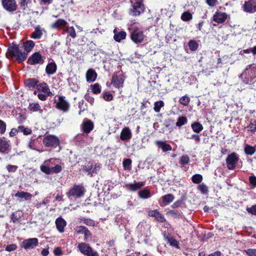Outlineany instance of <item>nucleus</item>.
Listing matches in <instances>:
<instances>
[{"label": "nucleus", "instance_id": "5701e85b", "mask_svg": "<svg viewBox=\"0 0 256 256\" xmlns=\"http://www.w3.org/2000/svg\"><path fill=\"white\" fill-rule=\"evenodd\" d=\"M156 144L159 148H161L164 152L170 151L172 150V146L164 141L157 140L156 142Z\"/></svg>", "mask_w": 256, "mask_h": 256}, {"label": "nucleus", "instance_id": "79ce46f5", "mask_svg": "<svg viewBox=\"0 0 256 256\" xmlns=\"http://www.w3.org/2000/svg\"><path fill=\"white\" fill-rule=\"evenodd\" d=\"M190 162V158L188 155H182L180 159L179 163L182 166L188 164Z\"/></svg>", "mask_w": 256, "mask_h": 256}, {"label": "nucleus", "instance_id": "4468645a", "mask_svg": "<svg viewBox=\"0 0 256 256\" xmlns=\"http://www.w3.org/2000/svg\"><path fill=\"white\" fill-rule=\"evenodd\" d=\"M4 8L9 12H13L16 10L17 6L15 0H1Z\"/></svg>", "mask_w": 256, "mask_h": 256}, {"label": "nucleus", "instance_id": "58836bf2", "mask_svg": "<svg viewBox=\"0 0 256 256\" xmlns=\"http://www.w3.org/2000/svg\"><path fill=\"white\" fill-rule=\"evenodd\" d=\"M138 196L141 198L146 199L150 198L151 195L149 190L144 189L138 192Z\"/></svg>", "mask_w": 256, "mask_h": 256}, {"label": "nucleus", "instance_id": "052dcab7", "mask_svg": "<svg viewBox=\"0 0 256 256\" xmlns=\"http://www.w3.org/2000/svg\"><path fill=\"white\" fill-rule=\"evenodd\" d=\"M87 228L84 226H78L74 228L75 231L78 234H84Z\"/></svg>", "mask_w": 256, "mask_h": 256}, {"label": "nucleus", "instance_id": "a211bd4d", "mask_svg": "<svg viewBox=\"0 0 256 256\" xmlns=\"http://www.w3.org/2000/svg\"><path fill=\"white\" fill-rule=\"evenodd\" d=\"M144 185V182H137L134 181V183L128 184L125 186L126 190L130 191H136L142 188Z\"/></svg>", "mask_w": 256, "mask_h": 256}, {"label": "nucleus", "instance_id": "7ed1b4c3", "mask_svg": "<svg viewBox=\"0 0 256 256\" xmlns=\"http://www.w3.org/2000/svg\"><path fill=\"white\" fill-rule=\"evenodd\" d=\"M56 160L54 159H50L46 160L44 164L40 166V170L46 174H50L52 173H58L62 171V168L60 164H54Z\"/></svg>", "mask_w": 256, "mask_h": 256}, {"label": "nucleus", "instance_id": "9b49d317", "mask_svg": "<svg viewBox=\"0 0 256 256\" xmlns=\"http://www.w3.org/2000/svg\"><path fill=\"white\" fill-rule=\"evenodd\" d=\"M94 123L88 118H84L80 125L82 132L88 134L94 129Z\"/></svg>", "mask_w": 256, "mask_h": 256}, {"label": "nucleus", "instance_id": "a878e982", "mask_svg": "<svg viewBox=\"0 0 256 256\" xmlns=\"http://www.w3.org/2000/svg\"><path fill=\"white\" fill-rule=\"evenodd\" d=\"M67 22L63 19H58L56 22L52 24V28L56 29H64Z\"/></svg>", "mask_w": 256, "mask_h": 256}, {"label": "nucleus", "instance_id": "603ef678", "mask_svg": "<svg viewBox=\"0 0 256 256\" xmlns=\"http://www.w3.org/2000/svg\"><path fill=\"white\" fill-rule=\"evenodd\" d=\"M82 221L83 223L88 226H94L96 224L94 220L88 218H84L82 220Z\"/></svg>", "mask_w": 256, "mask_h": 256}, {"label": "nucleus", "instance_id": "cd10ccee", "mask_svg": "<svg viewBox=\"0 0 256 256\" xmlns=\"http://www.w3.org/2000/svg\"><path fill=\"white\" fill-rule=\"evenodd\" d=\"M37 89L38 92H42L47 96H50L51 94L50 90L48 84L45 82L40 83L37 85Z\"/></svg>", "mask_w": 256, "mask_h": 256}, {"label": "nucleus", "instance_id": "c756f323", "mask_svg": "<svg viewBox=\"0 0 256 256\" xmlns=\"http://www.w3.org/2000/svg\"><path fill=\"white\" fill-rule=\"evenodd\" d=\"M97 77L96 72L92 69H89L86 73V80L88 82H94Z\"/></svg>", "mask_w": 256, "mask_h": 256}, {"label": "nucleus", "instance_id": "680f3d73", "mask_svg": "<svg viewBox=\"0 0 256 256\" xmlns=\"http://www.w3.org/2000/svg\"><path fill=\"white\" fill-rule=\"evenodd\" d=\"M6 124L5 122L0 119V132L2 134H4L6 130Z\"/></svg>", "mask_w": 256, "mask_h": 256}, {"label": "nucleus", "instance_id": "e2e57ef3", "mask_svg": "<svg viewBox=\"0 0 256 256\" xmlns=\"http://www.w3.org/2000/svg\"><path fill=\"white\" fill-rule=\"evenodd\" d=\"M50 196L45 198L42 200V202L38 204L37 205L38 208H40V207L42 206V205H46V204H48L50 202Z\"/></svg>", "mask_w": 256, "mask_h": 256}, {"label": "nucleus", "instance_id": "39448f33", "mask_svg": "<svg viewBox=\"0 0 256 256\" xmlns=\"http://www.w3.org/2000/svg\"><path fill=\"white\" fill-rule=\"evenodd\" d=\"M101 167L102 164L98 162L95 163L94 164L88 163V165L82 166V169L83 172L87 173L88 175L92 176L98 173Z\"/></svg>", "mask_w": 256, "mask_h": 256}, {"label": "nucleus", "instance_id": "0e129e2a", "mask_svg": "<svg viewBox=\"0 0 256 256\" xmlns=\"http://www.w3.org/2000/svg\"><path fill=\"white\" fill-rule=\"evenodd\" d=\"M244 252L248 256H256V249L248 248Z\"/></svg>", "mask_w": 256, "mask_h": 256}, {"label": "nucleus", "instance_id": "49530a36", "mask_svg": "<svg viewBox=\"0 0 256 256\" xmlns=\"http://www.w3.org/2000/svg\"><path fill=\"white\" fill-rule=\"evenodd\" d=\"M18 130L20 132H23L25 135H28L32 132V130L30 128L22 126H18Z\"/></svg>", "mask_w": 256, "mask_h": 256}, {"label": "nucleus", "instance_id": "bb28decb", "mask_svg": "<svg viewBox=\"0 0 256 256\" xmlns=\"http://www.w3.org/2000/svg\"><path fill=\"white\" fill-rule=\"evenodd\" d=\"M44 29L40 26L35 27L34 31L32 34L31 37L34 39H40L42 36V32Z\"/></svg>", "mask_w": 256, "mask_h": 256}, {"label": "nucleus", "instance_id": "864d4df0", "mask_svg": "<svg viewBox=\"0 0 256 256\" xmlns=\"http://www.w3.org/2000/svg\"><path fill=\"white\" fill-rule=\"evenodd\" d=\"M190 102V98L188 96H184L181 98L180 100V102L183 106H186Z\"/></svg>", "mask_w": 256, "mask_h": 256}, {"label": "nucleus", "instance_id": "1a4fd4ad", "mask_svg": "<svg viewBox=\"0 0 256 256\" xmlns=\"http://www.w3.org/2000/svg\"><path fill=\"white\" fill-rule=\"evenodd\" d=\"M239 160L238 155L235 152L228 154L226 158L228 168L230 170H234L236 168Z\"/></svg>", "mask_w": 256, "mask_h": 256}, {"label": "nucleus", "instance_id": "5fc2aeb1", "mask_svg": "<svg viewBox=\"0 0 256 256\" xmlns=\"http://www.w3.org/2000/svg\"><path fill=\"white\" fill-rule=\"evenodd\" d=\"M92 91L95 94H98L100 92L101 88L98 84L96 83L92 86Z\"/></svg>", "mask_w": 256, "mask_h": 256}, {"label": "nucleus", "instance_id": "7c9ffc66", "mask_svg": "<svg viewBox=\"0 0 256 256\" xmlns=\"http://www.w3.org/2000/svg\"><path fill=\"white\" fill-rule=\"evenodd\" d=\"M162 202L160 204L161 206H165L172 202L174 197L172 194H166L162 197Z\"/></svg>", "mask_w": 256, "mask_h": 256}, {"label": "nucleus", "instance_id": "393cba45", "mask_svg": "<svg viewBox=\"0 0 256 256\" xmlns=\"http://www.w3.org/2000/svg\"><path fill=\"white\" fill-rule=\"evenodd\" d=\"M114 40L118 42H120L122 40H124L126 36V32L124 31H118L116 28L114 30Z\"/></svg>", "mask_w": 256, "mask_h": 256}, {"label": "nucleus", "instance_id": "c85d7f7f", "mask_svg": "<svg viewBox=\"0 0 256 256\" xmlns=\"http://www.w3.org/2000/svg\"><path fill=\"white\" fill-rule=\"evenodd\" d=\"M28 109L31 112H38L40 114L42 112V110L38 102H30Z\"/></svg>", "mask_w": 256, "mask_h": 256}, {"label": "nucleus", "instance_id": "f8f14e48", "mask_svg": "<svg viewBox=\"0 0 256 256\" xmlns=\"http://www.w3.org/2000/svg\"><path fill=\"white\" fill-rule=\"evenodd\" d=\"M84 188L80 186H74L68 192L69 196H73L76 198L82 196L84 193Z\"/></svg>", "mask_w": 256, "mask_h": 256}, {"label": "nucleus", "instance_id": "423d86ee", "mask_svg": "<svg viewBox=\"0 0 256 256\" xmlns=\"http://www.w3.org/2000/svg\"><path fill=\"white\" fill-rule=\"evenodd\" d=\"M56 108L64 112H66L70 108V104L64 96H58L55 98Z\"/></svg>", "mask_w": 256, "mask_h": 256}, {"label": "nucleus", "instance_id": "6ab92c4d", "mask_svg": "<svg viewBox=\"0 0 256 256\" xmlns=\"http://www.w3.org/2000/svg\"><path fill=\"white\" fill-rule=\"evenodd\" d=\"M226 12H216L213 16V20L218 24L223 23L227 18Z\"/></svg>", "mask_w": 256, "mask_h": 256}, {"label": "nucleus", "instance_id": "0eeeda50", "mask_svg": "<svg viewBox=\"0 0 256 256\" xmlns=\"http://www.w3.org/2000/svg\"><path fill=\"white\" fill-rule=\"evenodd\" d=\"M124 76L122 71H118L114 74L111 84L116 88H120L123 86L124 81Z\"/></svg>", "mask_w": 256, "mask_h": 256}, {"label": "nucleus", "instance_id": "ea45409f", "mask_svg": "<svg viewBox=\"0 0 256 256\" xmlns=\"http://www.w3.org/2000/svg\"><path fill=\"white\" fill-rule=\"evenodd\" d=\"M88 138V134L85 133L79 134L76 136V140L80 144H83L85 143L86 138Z\"/></svg>", "mask_w": 256, "mask_h": 256}, {"label": "nucleus", "instance_id": "774afa93", "mask_svg": "<svg viewBox=\"0 0 256 256\" xmlns=\"http://www.w3.org/2000/svg\"><path fill=\"white\" fill-rule=\"evenodd\" d=\"M86 256H100L97 251L94 250L93 248L86 255Z\"/></svg>", "mask_w": 256, "mask_h": 256}, {"label": "nucleus", "instance_id": "c03bdc74", "mask_svg": "<svg viewBox=\"0 0 256 256\" xmlns=\"http://www.w3.org/2000/svg\"><path fill=\"white\" fill-rule=\"evenodd\" d=\"M192 182L196 184H200L202 180V176L200 174H196L192 176Z\"/></svg>", "mask_w": 256, "mask_h": 256}, {"label": "nucleus", "instance_id": "4d7b16f0", "mask_svg": "<svg viewBox=\"0 0 256 256\" xmlns=\"http://www.w3.org/2000/svg\"><path fill=\"white\" fill-rule=\"evenodd\" d=\"M102 97H103L104 99L106 101H110L113 98L112 95L111 94H110L109 92H106L103 93Z\"/></svg>", "mask_w": 256, "mask_h": 256}, {"label": "nucleus", "instance_id": "aec40b11", "mask_svg": "<svg viewBox=\"0 0 256 256\" xmlns=\"http://www.w3.org/2000/svg\"><path fill=\"white\" fill-rule=\"evenodd\" d=\"M78 248L82 254L86 256L92 248L88 244L80 242L78 244Z\"/></svg>", "mask_w": 256, "mask_h": 256}, {"label": "nucleus", "instance_id": "412c9836", "mask_svg": "<svg viewBox=\"0 0 256 256\" xmlns=\"http://www.w3.org/2000/svg\"><path fill=\"white\" fill-rule=\"evenodd\" d=\"M148 215L150 216L154 217L155 218L160 222H162L165 221L164 216L156 210H150L148 212Z\"/></svg>", "mask_w": 256, "mask_h": 256}, {"label": "nucleus", "instance_id": "c9c22d12", "mask_svg": "<svg viewBox=\"0 0 256 256\" xmlns=\"http://www.w3.org/2000/svg\"><path fill=\"white\" fill-rule=\"evenodd\" d=\"M25 85L29 88H33L36 86H37L38 80L34 78L28 79L25 82Z\"/></svg>", "mask_w": 256, "mask_h": 256}, {"label": "nucleus", "instance_id": "f704fd0d", "mask_svg": "<svg viewBox=\"0 0 256 256\" xmlns=\"http://www.w3.org/2000/svg\"><path fill=\"white\" fill-rule=\"evenodd\" d=\"M34 45L35 44L32 40H26V42L24 43V52L28 54L33 49Z\"/></svg>", "mask_w": 256, "mask_h": 256}, {"label": "nucleus", "instance_id": "ddd939ff", "mask_svg": "<svg viewBox=\"0 0 256 256\" xmlns=\"http://www.w3.org/2000/svg\"><path fill=\"white\" fill-rule=\"evenodd\" d=\"M243 10L246 12H256V0H249L245 2L242 6Z\"/></svg>", "mask_w": 256, "mask_h": 256}, {"label": "nucleus", "instance_id": "a18cd8bd", "mask_svg": "<svg viewBox=\"0 0 256 256\" xmlns=\"http://www.w3.org/2000/svg\"><path fill=\"white\" fill-rule=\"evenodd\" d=\"M190 49L192 51H195L198 48V44L194 40H190L188 42Z\"/></svg>", "mask_w": 256, "mask_h": 256}, {"label": "nucleus", "instance_id": "de8ad7c7", "mask_svg": "<svg viewBox=\"0 0 256 256\" xmlns=\"http://www.w3.org/2000/svg\"><path fill=\"white\" fill-rule=\"evenodd\" d=\"M187 118L185 116L180 117L176 123V126H181L187 122Z\"/></svg>", "mask_w": 256, "mask_h": 256}, {"label": "nucleus", "instance_id": "b1692460", "mask_svg": "<svg viewBox=\"0 0 256 256\" xmlns=\"http://www.w3.org/2000/svg\"><path fill=\"white\" fill-rule=\"evenodd\" d=\"M56 228L60 232H63L66 223L64 218L59 217L56 220Z\"/></svg>", "mask_w": 256, "mask_h": 256}, {"label": "nucleus", "instance_id": "338daca9", "mask_svg": "<svg viewBox=\"0 0 256 256\" xmlns=\"http://www.w3.org/2000/svg\"><path fill=\"white\" fill-rule=\"evenodd\" d=\"M246 210L248 213L256 215V205H254L250 208H247Z\"/></svg>", "mask_w": 256, "mask_h": 256}, {"label": "nucleus", "instance_id": "2eb2a0df", "mask_svg": "<svg viewBox=\"0 0 256 256\" xmlns=\"http://www.w3.org/2000/svg\"><path fill=\"white\" fill-rule=\"evenodd\" d=\"M11 149L10 142L5 138H0V152L8 154Z\"/></svg>", "mask_w": 256, "mask_h": 256}, {"label": "nucleus", "instance_id": "9d476101", "mask_svg": "<svg viewBox=\"0 0 256 256\" xmlns=\"http://www.w3.org/2000/svg\"><path fill=\"white\" fill-rule=\"evenodd\" d=\"M43 143L46 147H56L59 144L60 141L56 136L53 135H48L44 138Z\"/></svg>", "mask_w": 256, "mask_h": 256}, {"label": "nucleus", "instance_id": "dca6fc26", "mask_svg": "<svg viewBox=\"0 0 256 256\" xmlns=\"http://www.w3.org/2000/svg\"><path fill=\"white\" fill-rule=\"evenodd\" d=\"M38 240L36 238H30L24 240L22 246L24 249H32L38 244Z\"/></svg>", "mask_w": 256, "mask_h": 256}, {"label": "nucleus", "instance_id": "20e7f679", "mask_svg": "<svg viewBox=\"0 0 256 256\" xmlns=\"http://www.w3.org/2000/svg\"><path fill=\"white\" fill-rule=\"evenodd\" d=\"M143 0H130L132 8L130 10V14L134 16H139L144 11Z\"/></svg>", "mask_w": 256, "mask_h": 256}, {"label": "nucleus", "instance_id": "f257e3e1", "mask_svg": "<svg viewBox=\"0 0 256 256\" xmlns=\"http://www.w3.org/2000/svg\"><path fill=\"white\" fill-rule=\"evenodd\" d=\"M240 78L246 84H251L256 82V65L248 66L240 76Z\"/></svg>", "mask_w": 256, "mask_h": 256}, {"label": "nucleus", "instance_id": "4be33fe9", "mask_svg": "<svg viewBox=\"0 0 256 256\" xmlns=\"http://www.w3.org/2000/svg\"><path fill=\"white\" fill-rule=\"evenodd\" d=\"M132 136V134L130 129L128 127L124 128L120 133V138L122 140H130Z\"/></svg>", "mask_w": 256, "mask_h": 256}, {"label": "nucleus", "instance_id": "69168bd1", "mask_svg": "<svg viewBox=\"0 0 256 256\" xmlns=\"http://www.w3.org/2000/svg\"><path fill=\"white\" fill-rule=\"evenodd\" d=\"M17 248V246L16 244H10L6 246L5 250L7 252H12Z\"/></svg>", "mask_w": 256, "mask_h": 256}, {"label": "nucleus", "instance_id": "09e8293b", "mask_svg": "<svg viewBox=\"0 0 256 256\" xmlns=\"http://www.w3.org/2000/svg\"><path fill=\"white\" fill-rule=\"evenodd\" d=\"M122 164L125 170H130L131 168L132 160L129 158L126 159L124 160Z\"/></svg>", "mask_w": 256, "mask_h": 256}, {"label": "nucleus", "instance_id": "6e6d98bb", "mask_svg": "<svg viewBox=\"0 0 256 256\" xmlns=\"http://www.w3.org/2000/svg\"><path fill=\"white\" fill-rule=\"evenodd\" d=\"M168 241L170 246L176 248L178 247V242L176 239L172 238H168Z\"/></svg>", "mask_w": 256, "mask_h": 256}, {"label": "nucleus", "instance_id": "8fccbe9b", "mask_svg": "<svg viewBox=\"0 0 256 256\" xmlns=\"http://www.w3.org/2000/svg\"><path fill=\"white\" fill-rule=\"evenodd\" d=\"M244 152L247 154L252 155L256 152V149L252 146L246 145L244 148Z\"/></svg>", "mask_w": 256, "mask_h": 256}, {"label": "nucleus", "instance_id": "3c124183", "mask_svg": "<svg viewBox=\"0 0 256 256\" xmlns=\"http://www.w3.org/2000/svg\"><path fill=\"white\" fill-rule=\"evenodd\" d=\"M69 85L72 90L74 92H76L79 88L78 84L74 82L72 79L69 80Z\"/></svg>", "mask_w": 256, "mask_h": 256}, {"label": "nucleus", "instance_id": "f03ea898", "mask_svg": "<svg viewBox=\"0 0 256 256\" xmlns=\"http://www.w3.org/2000/svg\"><path fill=\"white\" fill-rule=\"evenodd\" d=\"M6 54L8 57L16 58L19 62H22L26 59L28 54L21 52L16 45H13L8 48Z\"/></svg>", "mask_w": 256, "mask_h": 256}, {"label": "nucleus", "instance_id": "bf43d9fd", "mask_svg": "<svg viewBox=\"0 0 256 256\" xmlns=\"http://www.w3.org/2000/svg\"><path fill=\"white\" fill-rule=\"evenodd\" d=\"M198 190L203 194H206L208 191V187L204 184H202L198 185Z\"/></svg>", "mask_w": 256, "mask_h": 256}, {"label": "nucleus", "instance_id": "a19ab883", "mask_svg": "<svg viewBox=\"0 0 256 256\" xmlns=\"http://www.w3.org/2000/svg\"><path fill=\"white\" fill-rule=\"evenodd\" d=\"M164 106V102L162 100L156 102L154 104V110L155 112H158L160 108Z\"/></svg>", "mask_w": 256, "mask_h": 256}, {"label": "nucleus", "instance_id": "473e14b6", "mask_svg": "<svg viewBox=\"0 0 256 256\" xmlns=\"http://www.w3.org/2000/svg\"><path fill=\"white\" fill-rule=\"evenodd\" d=\"M14 196L20 198H24L26 200H30L32 197V195L30 193L25 192H18Z\"/></svg>", "mask_w": 256, "mask_h": 256}, {"label": "nucleus", "instance_id": "6e6552de", "mask_svg": "<svg viewBox=\"0 0 256 256\" xmlns=\"http://www.w3.org/2000/svg\"><path fill=\"white\" fill-rule=\"evenodd\" d=\"M130 38L134 43L138 44L144 41L146 36L142 30L136 28L132 30L131 32Z\"/></svg>", "mask_w": 256, "mask_h": 256}, {"label": "nucleus", "instance_id": "4c0bfd02", "mask_svg": "<svg viewBox=\"0 0 256 256\" xmlns=\"http://www.w3.org/2000/svg\"><path fill=\"white\" fill-rule=\"evenodd\" d=\"M192 130L196 132L199 133L203 130V126L199 122H195L192 124Z\"/></svg>", "mask_w": 256, "mask_h": 256}, {"label": "nucleus", "instance_id": "e433bc0d", "mask_svg": "<svg viewBox=\"0 0 256 256\" xmlns=\"http://www.w3.org/2000/svg\"><path fill=\"white\" fill-rule=\"evenodd\" d=\"M64 30L67 32L68 36H70L72 38H74L76 37V32L73 26L66 27Z\"/></svg>", "mask_w": 256, "mask_h": 256}, {"label": "nucleus", "instance_id": "72a5a7b5", "mask_svg": "<svg viewBox=\"0 0 256 256\" xmlns=\"http://www.w3.org/2000/svg\"><path fill=\"white\" fill-rule=\"evenodd\" d=\"M39 144L40 143L36 139L30 138L28 142V146L32 150H38Z\"/></svg>", "mask_w": 256, "mask_h": 256}, {"label": "nucleus", "instance_id": "f3484780", "mask_svg": "<svg viewBox=\"0 0 256 256\" xmlns=\"http://www.w3.org/2000/svg\"><path fill=\"white\" fill-rule=\"evenodd\" d=\"M28 62L32 65L42 64L44 63V60L40 53L36 52L28 58Z\"/></svg>", "mask_w": 256, "mask_h": 256}, {"label": "nucleus", "instance_id": "13d9d810", "mask_svg": "<svg viewBox=\"0 0 256 256\" xmlns=\"http://www.w3.org/2000/svg\"><path fill=\"white\" fill-rule=\"evenodd\" d=\"M18 166L15 165L8 164L6 166V170L10 172H14L18 169Z\"/></svg>", "mask_w": 256, "mask_h": 256}, {"label": "nucleus", "instance_id": "2f4dec72", "mask_svg": "<svg viewBox=\"0 0 256 256\" xmlns=\"http://www.w3.org/2000/svg\"><path fill=\"white\" fill-rule=\"evenodd\" d=\"M57 66L54 62H52L46 66V72L48 74L50 75L54 74L56 70Z\"/></svg>", "mask_w": 256, "mask_h": 256}, {"label": "nucleus", "instance_id": "37998d69", "mask_svg": "<svg viewBox=\"0 0 256 256\" xmlns=\"http://www.w3.org/2000/svg\"><path fill=\"white\" fill-rule=\"evenodd\" d=\"M192 14L189 12H184L181 16L182 20L184 22L192 20Z\"/></svg>", "mask_w": 256, "mask_h": 256}]
</instances>
